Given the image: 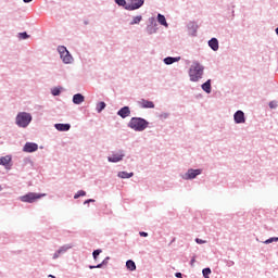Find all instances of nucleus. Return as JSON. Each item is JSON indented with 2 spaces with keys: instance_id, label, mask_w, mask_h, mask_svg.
I'll use <instances>...</instances> for the list:
<instances>
[{
  "instance_id": "1",
  "label": "nucleus",
  "mask_w": 278,
  "mask_h": 278,
  "mask_svg": "<svg viewBox=\"0 0 278 278\" xmlns=\"http://www.w3.org/2000/svg\"><path fill=\"white\" fill-rule=\"evenodd\" d=\"M128 127L135 131H144L149 127V122L142 117H132L128 123Z\"/></svg>"
},
{
  "instance_id": "2",
  "label": "nucleus",
  "mask_w": 278,
  "mask_h": 278,
  "mask_svg": "<svg viewBox=\"0 0 278 278\" xmlns=\"http://www.w3.org/2000/svg\"><path fill=\"white\" fill-rule=\"evenodd\" d=\"M190 81H198L203 77V67L199 63H193L189 70Z\"/></svg>"
},
{
  "instance_id": "3",
  "label": "nucleus",
  "mask_w": 278,
  "mask_h": 278,
  "mask_svg": "<svg viewBox=\"0 0 278 278\" xmlns=\"http://www.w3.org/2000/svg\"><path fill=\"white\" fill-rule=\"evenodd\" d=\"M31 123V114L22 112L16 116L18 127H27Z\"/></svg>"
},
{
  "instance_id": "4",
  "label": "nucleus",
  "mask_w": 278,
  "mask_h": 278,
  "mask_svg": "<svg viewBox=\"0 0 278 278\" xmlns=\"http://www.w3.org/2000/svg\"><path fill=\"white\" fill-rule=\"evenodd\" d=\"M42 197H46V194L29 192L25 195H22L20 198V201H22L23 203H36V201H38V199H42Z\"/></svg>"
},
{
  "instance_id": "5",
  "label": "nucleus",
  "mask_w": 278,
  "mask_h": 278,
  "mask_svg": "<svg viewBox=\"0 0 278 278\" xmlns=\"http://www.w3.org/2000/svg\"><path fill=\"white\" fill-rule=\"evenodd\" d=\"M58 51H59L60 58L64 62V64H71V62H73V55H71V52H68L66 47L59 46Z\"/></svg>"
},
{
  "instance_id": "6",
  "label": "nucleus",
  "mask_w": 278,
  "mask_h": 278,
  "mask_svg": "<svg viewBox=\"0 0 278 278\" xmlns=\"http://www.w3.org/2000/svg\"><path fill=\"white\" fill-rule=\"evenodd\" d=\"M144 5V0H130L129 3L126 4V10H138Z\"/></svg>"
},
{
  "instance_id": "7",
  "label": "nucleus",
  "mask_w": 278,
  "mask_h": 278,
  "mask_svg": "<svg viewBox=\"0 0 278 278\" xmlns=\"http://www.w3.org/2000/svg\"><path fill=\"white\" fill-rule=\"evenodd\" d=\"M125 157V153L123 151L115 152L112 154V156L108 157L109 162L116 163L122 162V160Z\"/></svg>"
},
{
  "instance_id": "8",
  "label": "nucleus",
  "mask_w": 278,
  "mask_h": 278,
  "mask_svg": "<svg viewBox=\"0 0 278 278\" xmlns=\"http://www.w3.org/2000/svg\"><path fill=\"white\" fill-rule=\"evenodd\" d=\"M233 118H235V123H237L238 125L242 123H247V118H244V112L242 111H237L233 115Z\"/></svg>"
},
{
  "instance_id": "9",
  "label": "nucleus",
  "mask_w": 278,
  "mask_h": 278,
  "mask_svg": "<svg viewBox=\"0 0 278 278\" xmlns=\"http://www.w3.org/2000/svg\"><path fill=\"white\" fill-rule=\"evenodd\" d=\"M23 151L25 153H34L35 151H38V146L34 142H27L24 148Z\"/></svg>"
},
{
  "instance_id": "10",
  "label": "nucleus",
  "mask_w": 278,
  "mask_h": 278,
  "mask_svg": "<svg viewBox=\"0 0 278 278\" xmlns=\"http://www.w3.org/2000/svg\"><path fill=\"white\" fill-rule=\"evenodd\" d=\"M138 103L142 109L153 110V108H155V104L153 103V101L141 99Z\"/></svg>"
},
{
  "instance_id": "11",
  "label": "nucleus",
  "mask_w": 278,
  "mask_h": 278,
  "mask_svg": "<svg viewBox=\"0 0 278 278\" xmlns=\"http://www.w3.org/2000/svg\"><path fill=\"white\" fill-rule=\"evenodd\" d=\"M198 175H201V169H189L185 179H195Z\"/></svg>"
},
{
  "instance_id": "12",
  "label": "nucleus",
  "mask_w": 278,
  "mask_h": 278,
  "mask_svg": "<svg viewBox=\"0 0 278 278\" xmlns=\"http://www.w3.org/2000/svg\"><path fill=\"white\" fill-rule=\"evenodd\" d=\"M130 114L131 110H129V106H124L117 112V115L121 116V118H127Z\"/></svg>"
},
{
  "instance_id": "13",
  "label": "nucleus",
  "mask_w": 278,
  "mask_h": 278,
  "mask_svg": "<svg viewBox=\"0 0 278 278\" xmlns=\"http://www.w3.org/2000/svg\"><path fill=\"white\" fill-rule=\"evenodd\" d=\"M85 100L86 98H84L81 93H76L73 97V103H75V105H81V103H84Z\"/></svg>"
},
{
  "instance_id": "14",
  "label": "nucleus",
  "mask_w": 278,
  "mask_h": 278,
  "mask_svg": "<svg viewBox=\"0 0 278 278\" xmlns=\"http://www.w3.org/2000/svg\"><path fill=\"white\" fill-rule=\"evenodd\" d=\"M54 127L58 131H68V129H71L70 124H55Z\"/></svg>"
},
{
  "instance_id": "15",
  "label": "nucleus",
  "mask_w": 278,
  "mask_h": 278,
  "mask_svg": "<svg viewBox=\"0 0 278 278\" xmlns=\"http://www.w3.org/2000/svg\"><path fill=\"white\" fill-rule=\"evenodd\" d=\"M208 47H211V49H212L213 51H218V39L212 38V39L208 41Z\"/></svg>"
},
{
  "instance_id": "16",
  "label": "nucleus",
  "mask_w": 278,
  "mask_h": 278,
  "mask_svg": "<svg viewBox=\"0 0 278 278\" xmlns=\"http://www.w3.org/2000/svg\"><path fill=\"white\" fill-rule=\"evenodd\" d=\"M179 60H181V56H178V58L167 56L164 59V63L167 65L175 64V62H179Z\"/></svg>"
},
{
  "instance_id": "17",
  "label": "nucleus",
  "mask_w": 278,
  "mask_h": 278,
  "mask_svg": "<svg viewBox=\"0 0 278 278\" xmlns=\"http://www.w3.org/2000/svg\"><path fill=\"white\" fill-rule=\"evenodd\" d=\"M202 90H204V92L210 94V92H212V80H207L206 83H204L202 85Z\"/></svg>"
},
{
  "instance_id": "18",
  "label": "nucleus",
  "mask_w": 278,
  "mask_h": 278,
  "mask_svg": "<svg viewBox=\"0 0 278 278\" xmlns=\"http://www.w3.org/2000/svg\"><path fill=\"white\" fill-rule=\"evenodd\" d=\"M10 162H12V157L10 155L0 157V164L2 166H8V164H10Z\"/></svg>"
},
{
  "instance_id": "19",
  "label": "nucleus",
  "mask_w": 278,
  "mask_h": 278,
  "mask_svg": "<svg viewBox=\"0 0 278 278\" xmlns=\"http://www.w3.org/2000/svg\"><path fill=\"white\" fill-rule=\"evenodd\" d=\"M118 177H121V179H130V177H134V173L119 172Z\"/></svg>"
},
{
  "instance_id": "20",
  "label": "nucleus",
  "mask_w": 278,
  "mask_h": 278,
  "mask_svg": "<svg viewBox=\"0 0 278 278\" xmlns=\"http://www.w3.org/2000/svg\"><path fill=\"white\" fill-rule=\"evenodd\" d=\"M157 21L160 25H163L164 27H168V23L166 22V17L162 14L157 15Z\"/></svg>"
},
{
  "instance_id": "21",
  "label": "nucleus",
  "mask_w": 278,
  "mask_h": 278,
  "mask_svg": "<svg viewBox=\"0 0 278 278\" xmlns=\"http://www.w3.org/2000/svg\"><path fill=\"white\" fill-rule=\"evenodd\" d=\"M126 267L128 268V270H136V263L129 260L126 262Z\"/></svg>"
},
{
  "instance_id": "22",
  "label": "nucleus",
  "mask_w": 278,
  "mask_h": 278,
  "mask_svg": "<svg viewBox=\"0 0 278 278\" xmlns=\"http://www.w3.org/2000/svg\"><path fill=\"white\" fill-rule=\"evenodd\" d=\"M140 21H142V15H137L132 18V21L130 22V25H138L140 24Z\"/></svg>"
},
{
  "instance_id": "23",
  "label": "nucleus",
  "mask_w": 278,
  "mask_h": 278,
  "mask_svg": "<svg viewBox=\"0 0 278 278\" xmlns=\"http://www.w3.org/2000/svg\"><path fill=\"white\" fill-rule=\"evenodd\" d=\"M105 102H99L98 104H97V112L98 113H101V112H103V110H105Z\"/></svg>"
},
{
  "instance_id": "24",
  "label": "nucleus",
  "mask_w": 278,
  "mask_h": 278,
  "mask_svg": "<svg viewBox=\"0 0 278 278\" xmlns=\"http://www.w3.org/2000/svg\"><path fill=\"white\" fill-rule=\"evenodd\" d=\"M202 275L203 277H207L210 275H212V269L210 267H206L202 270Z\"/></svg>"
},
{
  "instance_id": "25",
  "label": "nucleus",
  "mask_w": 278,
  "mask_h": 278,
  "mask_svg": "<svg viewBox=\"0 0 278 278\" xmlns=\"http://www.w3.org/2000/svg\"><path fill=\"white\" fill-rule=\"evenodd\" d=\"M79 197H86V191L79 190L77 193L74 195V199H79Z\"/></svg>"
},
{
  "instance_id": "26",
  "label": "nucleus",
  "mask_w": 278,
  "mask_h": 278,
  "mask_svg": "<svg viewBox=\"0 0 278 278\" xmlns=\"http://www.w3.org/2000/svg\"><path fill=\"white\" fill-rule=\"evenodd\" d=\"M18 38L20 40H27V38H29V35H27V33H20Z\"/></svg>"
},
{
  "instance_id": "27",
  "label": "nucleus",
  "mask_w": 278,
  "mask_h": 278,
  "mask_svg": "<svg viewBox=\"0 0 278 278\" xmlns=\"http://www.w3.org/2000/svg\"><path fill=\"white\" fill-rule=\"evenodd\" d=\"M273 242H278V237H273V238H269L265 241V244H270Z\"/></svg>"
},
{
  "instance_id": "28",
  "label": "nucleus",
  "mask_w": 278,
  "mask_h": 278,
  "mask_svg": "<svg viewBox=\"0 0 278 278\" xmlns=\"http://www.w3.org/2000/svg\"><path fill=\"white\" fill-rule=\"evenodd\" d=\"M64 249H60L59 251H56L54 254H53V260H58V257H60V254L61 253H64Z\"/></svg>"
},
{
  "instance_id": "29",
  "label": "nucleus",
  "mask_w": 278,
  "mask_h": 278,
  "mask_svg": "<svg viewBox=\"0 0 278 278\" xmlns=\"http://www.w3.org/2000/svg\"><path fill=\"white\" fill-rule=\"evenodd\" d=\"M92 255H93V260L97 261V257H99V255H101V250L93 251Z\"/></svg>"
},
{
  "instance_id": "30",
  "label": "nucleus",
  "mask_w": 278,
  "mask_h": 278,
  "mask_svg": "<svg viewBox=\"0 0 278 278\" xmlns=\"http://www.w3.org/2000/svg\"><path fill=\"white\" fill-rule=\"evenodd\" d=\"M60 89L59 88H53L52 89V94H53V97H58V96H60Z\"/></svg>"
},
{
  "instance_id": "31",
  "label": "nucleus",
  "mask_w": 278,
  "mask_h": 278,
  "mask_svg": "<svg viewBox=\"0 0 278 278\" xmlns=\"http://www.w3.org/2000/svg\"><path fill=\"white\" fill-rule=\"evenodd\" d=\"M115 2L117 3V5H122V7L127 5V2L125 0H115Z\"/></svg>"
},
{
  "instance_id": "32",
  "label": "nucleus",
  "mask_w": 278,
  "mask_h": 278,
  "mask_svg": "<svg viewBox=\"0 0 278 278\" xmlns=\"http://www.w3.org/2000/svg\"><path fill=\"white\" fill-rule=\"evenodd\" d=\"M108 262L103 261L101 264L97 265V266H92L90 265L89 268L92 270L93 268H101V266H103V264H106Z\"/></svg>"
},
{
  "instance_id": "33",
  "label": "nucleus",
  "mask_w": 278,
  "mask_h": 278,
  "mask_svg": "<svg viewBox=\"0 0 278 278\" xmlns=\"http://www.w3.org/2000/svg\"><path fill=\"white\" fill-rule=\"evenodd\" d=\"M269 108H270L271 110H275V108H277V101H271V102H269Z\"/></svg>"
},
{
  "instance_id": "34",
  "label": "nucleus",
  "mask_w": 278,
  "mask_h": 278,
  "mask_svg": "<svg viewBox=\"0 0 278 278\" xmlns=\"http://www.w3.org/2000/svg\"><path fill=\"white\" fill-rule=\"evenodd\" d=\"M195 242L197 244H205V240L199 238L195 239Z\"/></svg>"
},
{
  "instance_id": "35",
  "label": "nucleus",
  "mask_w": 278,
  "mask_h": 278,
  "mask_svg": "<svg viewBox=\"0 0 278 278\" xmlns=\"http://www.w3.org/2000/svg\"><path fill=\"white\" fill-rule=\"evenodd\" d=\"M139 235L142 237V238H147V236H149V233L142 231V232H139Z\"/></svg>"
},
{
  "instance_id": "36",
  "label": "nucleus",
  "mask_w": 278,
  "mask_h": 278,
  "mask_svg": "<svg viewBox=\"0 0 278 278\" xmlns=\"http://www.w3.org/2000/svg\"><path fill=\"white\" fill-rule=\"evenodd\" d=\"M86 203H94V200L89 199V200L85 201V204H86Z\"/></svg>"
},
{
  "instance_id": "37",
  "label": "nucleus",
  "mask_w": 278,
  "mask_h": 278,
  "mask_svg": "<svg viewBox=\"0 0 278 278\" xmlns=\"http://www.w3.org/2000/svg\"><path fill=\"white\" fill-rule=\"evenodd\" d=\"M175 277H177V278H182L181 273H176V274H175Z\"/></svg>"
},
{
  "instance_id": "38",
  "label": "nucleus",
  "mask_w": 278,
  "mask_h": 278,
  "mask_svg": "<svg viewBox=\"0 0 278 278\" xmlns=\"http://www.w3.org/2000/svg\"><path fill=\"white\" fill-rule=\"evenodd\" d=\"M24 3H31L33 0H23Z\"/></svg>"
},
{
  "instance_id": "39",
  "label": "nucleus",
  "mask_w": 278,
  "mask_h": 278,
  "mask_svg": "<svg viewBox=\"0 0 278 278\" xmlns=\"http://www.w3.org/2000/svg\"><path fill=\"white\" fill-rule=\"evenodd\" d=\"M191 266H194V258L191 260Z\"/></svg>"
},
{
  "instance_id": "40",
  "label": "nucleus",
  "mask_w": 278,
  "mask_h": 278,
  "mask_svg": "<svg viewBox=\"0 0 278 278\" xmlns=\"http://www.w3.org/2000/svg\"><path fill=\"white\" fill-rule=\"evenodd\" d=\"M195 34H197V30H193V36H195Z\"/></svg>"
},
{
  "instance_id": "41",
  "label": "nucleus",
  "mask_w": 278,
  "mask_h": 278,
  "mask_svg": "<svg viewBox=\"0 0 278 278\" xmlns=\"http://www.w3.org/2000/svg\"><path fill=\"white\" fill-rule=\"evenodd\" d=\"M50 277H51V278H55V276H53V275H50Z\"/></svg>"
},
{
  "instance_id": "42",
  "label": "nucleus",
  "mask_w": 278,
  "mask_h": 278,
  "mask_svg": "<svg viewBox=\"0 0 278 278\" xmlns=\"http://www.w3.org/2000/svg\"><path fill=\"white\" fill-rule=\"evenodd\" d=\"M1 190H3V188L0 186V192H1Z\"/></svg>"
},
{
  "instance_id": "43",
  "label": "nucleus",
  "mask_w": 278,
  "mask_h": 278,
  "mask_svg": "<svg viewBox=\"0 0 278 278\" xmlns=\"http://www.w3.org/2000/svg\"><path fill=\"white\" fill-rule=\"evenodd\" d=\"M194 27H195L194 24H192V28H193V29H194Z\"/></svg>"
},
{
  "instance_id": "44",
  "label": "nucleus",
  "mask_w": 278,
  "mask_h": 278,
  "mask_svg": "<svg viewBox=\"0 0 278 278\" xmlns=\"http://www.w3.org/2000/svg\"><path fill=\"white\" fill-rule=\"evenodd\" d=\"M204 278H210V276H204Z\"/></svg>"
}]
</instances>
